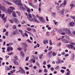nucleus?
<instances>
[{
    "mask_svg": "<svg viewBox=\"0 0 75 75\" xmlns=\"http://www.w3.org/2000/svg\"><path fill=\"white\" fill-rule=\"evenodd\" d=\"M9 8H10V9H7V13L9 14H11L13 13V10L15 9V8H14V7L11 6H10Z\"/></svg>",
    "mask_w": 75,
    "mask_h": 75,
    "instance_id": "nucleus-1",
    "label": "nucleus"
},
{
    "mask_svg": "<svg viewBox=\"0 0 75 75\" xmlns=\"http://www.w3.org/2000/svg\"><path fill=\"white\" fill-rule=\"evenodd\" d=\"M13 58H15V59H14L13 60V63H14V64L15 65H18L19 64L18 63V62L16 61L17 59H18V57L17 56H15L13 57Z\"/></svg>",
    "mask_w": 75,
    "mask_h": 75,
    "instance_id": "nucleus-2",
    "label": "nucleus"
},
{
    "mask_svg": "<svg viewBox=\"0 0 75 75\" xmlns=\"http://www.w3.org/2000/svg\"><path fill=\"white\" fill-rule=\"evenodd\" d=\"M19 69L21 70L20 73L21 74H25V71L24 69H23V68H22L21 67H19Z\"/></svg>",
    "mask_w": 75,
    "mask_h": 75,
    "instance_id": "nucleus-3",
    "label": "nucleus"
},
{
    "mask_svg": "<svg viewBox=\"0 0 75 75\" xmlns=\"http://www.w3.org/2000/svg\"><path fill=\"white\" fill-rule=\"evenodd\" d=\"M19 9L22 11H24L26 10L25 8L24 7H23V5L21 4H20V7H19Z\"/></svg>",
    "mask_w": 75,
    "mask_h": 75,
    "instance_id": "nucleus-4",
    "label": "nucleus"
},
{
    "mask_svg": "<svg viewBox=\"0 0 75 75\" xmlns=\"http://www.w3.org/2000/svg\"><path fill=\"white\" fill-rule=\"evenodd\" d=\"M38 18L40 20V21L42 22V23H45V20L44 19V18H42V17L40 16L38 17Z\"/></svg>",
    "mask_w": 75,
    "mask_h": 75,
    "instance_id": "nucleus-5",
    "label": "nucleus"
},
{
    "mask_svg": "<svg viewBox=\"0 0 75 75\" xmlns=\"http://www.w3.org/2000/svg\"><path fill=\"white\" fill-rule=\"evenodd\" d=\"M0 8L1 10H2V11H7V9H6V8H5L4 6H0Z\"/></svg>",
    "mask_w": 75,
    "mask_h": 75,
    "instance_id": "nucleus-6",
    "label": "nucleus"
},
{
    "mask_svg": "<svg viewBox=\"0 0 75 75\" xmlns=\"http://www.w3.org/2000/svg\"><path fill=\"white\" fill-rule=\"evenodd\" d=\"M12 20L14 21L15 23H16V24H18L19 23V21H18L16 18H13Z\"/></svg>",
    "mask_w": 75,
    "mask_h": 75,
    "instance_id": "nucleus-7",
    "label": "nucleus"
},
{
    "mask_svg": "<svg viewBox=\"0 0 75 75\" xmlns=\"http://www.w3.org/2000/svg\"><path fill=\"white\" fill-rule=\"evenodd\" d=\"M52 51H51L49 52L48 53V57L49 58H51V56H52Z\"/></svg>",
    "mask_w": 75,
    "mask_h": 75,
    "instance_id": "nucleus-8",
    "label": "nucleus"
},
{
    "mask_svg": "<svg viewBox=\"0 0 75 75\" xmlns=\"http://www.w3.org/2000/svg\"><path fill=\"white\" fill-rule=\"evenodd\" d=\"M66 46L69 48H70L71 49H73L74 47L73 46L71 45H67Z\"/></svg>",
    "mask_w": 75,
    "mask_h": 75,
    "instance_id": "nucleus-9",
    "label": "nucleus"
},
{
    "mask_svg": "<svg viewBox=\"0 0 75 75\" xmlns=\"http://www.w3.org/2000/svg\"><path fill=\"white\" fill-rule=\"evenodd\" d=\"M65 33H67V34L71 33V31H70V30L69 29H65Z\"/></svg>",
    "mask_w": 75,
    "mask_h": 75,
    "instance_id": "nucleus-10",
    "label": "nucleus"
},
{
    "mask_svg": "<svg viewBox=\"0 0 75 75\" xmlns=\"http://www.w3.org/2000/svg\"><path fill=\"white\" fill-rule=\"evenodd\" d=\"M33 21L34 22H35L36 23H39V21L37 20L36 18H33Z\"/></svg>",
    "mask_w": 75,
    "mask_h": 75,
    "instance_id": "nucleus-11",
    "label": "nucleus"
},
{
    "mask_svg": "<svg viewBox=\"0 0 75 75\" xmlns=\"http://www.w3.org/2000/svg\"><path fill=\"white\" fill-rule=\"evenodd\" d=\"M69 24L71 27H74V24H75V23L73 22H70Z\"/></svg>",
    "mask_w": 75,
    "mask_h": 75,
    "instance_id": "nucleus-12",
    "label": "nucleus"
},
{
    "mask_svg": "<svg viewBox=\"0 0 75 75\" xmlns=\"http://www.w3.org/2000/svg\"><path fill=\"white\" fill-rule=\"evenodd\" d=\"M74 58H75V55L74 54H71V60H73V59H74Z\"/></svg>",
    "mask_w": 75,
    "mask_h": 75,
    "instance_id": "nucleus-13",
    "label": "nucleus"
},
{
    "mask_svg": "<svg viewBox=\"0 0 75 75\" xmlns=\"http://www.w3.org/2000/svg\"><path fill=\"white\" fill-rule=\"evenodd\" d=\"M22 45L23 46V47L25 48H27V45L25 43H23L22 44Z\"/></svg>",
    "mask_w": 75,
    "mask_h": 75,
    "instance_id": "nucleus-14",
    "label": "nucleus"
},
{
    "mask_svg": "<svg viewBox=\"0 0 75 75\" xmlns=\"http://www.w3.org/2000/svg\"><path fill=\"white\" fill-rule=\"evenodd\" d=\"M43 42L44 44H46V43L48 44V40H43Z\"/></svg>",
    "mask_w": 75,
    "mask_h": 75,
    "instance_id": "nucleus-15",
    "label": "nucleus"
},
{
    "mask_svg": "<svg viewBox=\"0 0 75 75\" xmlns=\"http://www.w3.org/2000/svg\"><path fill=\"white\" fill-rule=\"evenodd\" d=\"M5 3H6V4H9V5H12V3H11L9 2V1H6Z\"/></svg>",
    "mask_w": 75,
    "mask_h": 75,
    "instance_id": "nucleus-16",
    "label": "nucleus"
},
{
    "mask_svg": "<svg viewBox=\"0 0 75 75\" xmlns=\"http://www.w3.org/2000/svg\"><path fill=\"white\" fill-rule=\"evenodd\" d=\"M62 40L63 41H64V43H69V42H68V41H67V40H65L64 39H62Z\"/></svg>",
    "mask_w": 75,
    "mask_h": 75,
    "instance_id": "nucleus-17",
    "label": "nucleus"
},
{
    "mask_svg": "<svg viewBox=\"0 0 75 75\" xmlns=\"http://www.w3.org/2000/svg\"><path fill=\"white\" fill-rule=\"evenodd\" d=\"M27 11L29 13H31V9L30 8H28Z\"/></svg>",
    "mask_w": 75,
    "mask_h": 75,
    "instance_id": "nucleus-18",
    "label": "nucleus"
},
{
    "mask_svg": "<svg viewBox=\"0 0 75 75\" xmlns=\"http://www.w3.org/2000/svg\"><path fill=\"white\" fill-rule=\"evenodd\" d=\"M33 59H31L30 61V62H33V63H35V60H33Z\"/></svg>",
    "mask_w": 75,
    "mask_h": 75,
    "instance_id": "nucleus-19",
    "label": "nucleus"
},
{
    "mask_svg": "<svg viewBox=\"0 0 75 75\" xmlns=\"http://www.w3.org/2000/svg\"><path fill=\"white\" fill-rule=\"evenodd\" d=\"M12 16L13 17H16V13L15 12H13L12 13Z\"/></svg>",
    "mask_w": 75,
    "mask_h": 75,
    "instance_id": "nucleus-20",
    "label": "nucleus"
},
{
    "mask_svg": "<svg viewBox=\"0 0 75 75\" xmlns=\"http://www.w3.org/2000/svg\"><path fill=\"white\" fill-rule=\"evenodd\" d=\"M14 2L15 3V4L16 5H20V3H18V2H17V1H15Z\"/></svg>",
    "mask_w": 75,
    "mask_h": 75,
    "instance_id": "nucleus-21",
    "label": "nucleus"
},
{
    "mask_svg": "<svg viewBox=\"0 0 75 75\" xmlns=\"http://www.w3.org/2000/svg\"><path fill=\"white\" fill-rule=\"evenodd\" d=\"M7 17H6L5 18H4L3 19V21H4V22L5 23V22H6L7 21Z\"/></svg>",
    "mask_w": 75,
    "mask_h": 75,
    "instance_id": "nucleus-22",
    "label": "nucleus"
},
{
    "mask_svg": "<svg viewBox=\"0 0 75 75\" xmlns=\"http://www.w3.org/2000/svg\"><path fill=\"white\" fill-rule=\"evenodd\" d=\"M16 13H17L18 14V16L19 17H20V16L21 15V13L20 12L18 11H16Z\"/></svg>",
    "mask_w": 75,
    "mask_h": 75,
    "instance_id": "nucleus-23",
    "label": "nucleus"
},
{
    "mask_svg": "<svg viewBox=\"0 0 75 75\" xmlns=\"http://www.w3.org/2000/svg\"><path fill=\"white\" fill-rule=\"evenodd\" d=\"M63 4L64 5V6H65V5L67 4V1H66V0L64 1Z\"/></svg>",
    "mask_w": 75,
    "mask_h": 75,
    "instance_id": "nucleus-24",
    "label": "nucleus"
},
{
    "mask_svg": "<svg viewBox=\"0 0 75 75\" xmlns=\"http://www.w3.org/2000/svg\"><path fill=\"white\" fill-rule=\"evenodd\" d=\"M13 28L14 30H16L17 28V27L15 25H13Z\"/></svg>",
    "mask_w": 75,
    "mask_h": 75,
    "instance_id": "nucleus-25",
    "label": "nucleus"
},
{
    "mask_svg": "<svg viewBox=\"0 0 75 75\" xmlns=\"http://www.w3.org/2000/svg\"><path fill=\"white\" fill-rule=\"evenodd\" d=\"M64 9H62L61 11V13L62 14V15H63V14H64Z\"/></svg>",
    "mask_w": 75,
    "mask_h": 75,
    "instance_id": "nucleus-26",
    "label": "nucleus"
},
{
    "mask_svg": "<svg viewBox=\"0 0 75 75\" xmlns=\"http://www.w3.org/2000/svg\"><path fill=\"white\" fill-rule=\"evenodd\" d=\"M5 69H6V70H7V71H9L10 70V69L9 68H8V67H7V66L6 67Z\"/></svg>",
    "mask_w": 75,
    "mask_h": 75,
    "instance_id": "nucleus-27",
    "label": "nucleus"
},
{
    "mask_svg": "<svg viewBox=\"0 0 75 75\" xmlns=\"http://www.w3.org/2000/svg\"><path fill=\"white\" fill-rule=\"evenodd\" d=\"M21 54L23 57L24 55V53L23 51H21Z\"/></svg>",
    "mask_w": 75,
    "mask_h": 75,
    "instance_id": "nucleus-28",
    "label": "nucleus"
},
{
    "mask_svg": "<svg viewBox=\"0 0 75 75\" xmlns=\"http://www.w3.org/2000/svg\"><path fill=\"white\" fill-rule=\"evenodd\" d=\"M28 20H30V21H33V18L32 17L28 18Z\"/></svg>",
    "mask_w": 75,
    "mask_h": 75,
    "instance_id": "nucleus-29",
    "label": "nucleus"
},
{
    "mask_svg": "<svg viewBox=\"0 0 75 75\" xmlns=\"http://www.w3.org/2000/svg\"><path fill=\"white\" fill-rule=\"evenodd\" d=\"M26 41H27V42H28L29 43H32V42L30 41V40L29 39L27 40Z\"/></svg>",
    "mask_w": 75,
    "mask_h": 75,
    "instance_id": "nucleus-30",
    "label": "nucleus"
},
{
    "mask_svg": "<svg viewBox=\"0 0 75 75\" xmlns=\"http://www.w3.org/2000/svg\"><path fill=\"white\" fill-rule=\"evenodd\" d=\"M50 45H52V41L51 40H50Z\"/></svg>",
    "mask_w": 75,
    "mask_h": 75,
    "instance_id": "nucleus-31",
    "label": "nucleus"
},
{
    "mask_svg": "<svg viewBox=\"0 0 75 75\" xmlns=\"http://www.w3.org/2000/svg\"><path fill=\"white\" fill-rule=\"evenodd\" d=\"M52 55L53 56H55V55H56V53H55V52H53L52 54Z\"/></svg>",
    "mask_w": 75,
    "mask_h": 75,
    "instance_id": "nucleus-32",
    "label": "nucleus"
},
{
    "mask_svg": "<svg viewBox=\"0 0 75 75\" xmlns=\"http://www.w3.org/2000/svg\"><path fill=\"white\" fill-rule=\"evenodd\" d=\"M70 17L71 18H72V19H73V20H74L75 19V16H71Z\"/></svg>",
    "mask_w": 75,
    "mask_h": 75,
    "instance_id": "nucleus-33",
    "label": "nucleus"
},
{
    "mask_svg": "<svg viewBox=\"0 0 75 75\" xmlns=\"http://www.w3.org/2000/svg\"><path fill=\"white\" fill-rule=\"evenodd\" d=\"M59 6H56V8H57V10H58V11H59Z\"/></svg>",
    "mask_w": 75,
    "mask_h": 75,
    "instance_id": "nucleus-34",
    "label": "nucleus"
},
{
    "mask_svg": "<svg viewBox=\"0 0 75 75\" xmlns=\"http://www.w3.org/2000/svg\"><path fill=\"white\" fill-rule=\"evenodd\" d=\"M42 56H43V54H41L40 56V59H41V58H42Z\"/></svg>",
    "mask_w": 75,
    "mask_h": 75,
    "instance_id": "nucleus-35",
    "label": "nucleus"
},
{
    "mask_svg": "<svg viewBox=\"0 0 75 75\" xmlns=\"http://www.w3.org/2000/svg\"><path fill=\"white\" fill-rule=\"evenodd\" d=\"M30 6H33V4H32V3H30V2H28Z\"/></svg>",
    "mask_w": 75,
    "mask_h": 75,
    "instance_id": "nucleus-36",
    "label": "nucleus"
},
{
    "mask_svg": "<svg viewBox=\"0 0 75 75\" xmlns=\"http://www.w3.org/2000/svg\"><path fill=\"white\" fill-rule=\"evenodd\" d=\"M44 72H45V73H47L48 71H47V70L46 69H44Z\"/></svg>",
    "mask_w": 75,
    "mask_h": 75,
    "instance_id": "nucleus-37",
    "label": "nucleus"
},
{
    "mask_svg": "<svg viewBox=\"0 0 75 75\" xmlns=\"http://www.w3.org/2000/svg\"><path fill=\"white\" fill-rule=\"evenodd\" d=\"M10 48L9 47H8L7 48V51H8V52H9V51H10Z\"/></svg>",
    "mask_w": 75,
    "mask_h": 75,
    "instance_id": "nucleus-38",
    "label": "nucleus"
},
{
    "mask_svg": "<svg viewBox=\"0 0 75 75\" xmlns=\"http://www.w3.org/2000/svg\"><path fill=\"white\" fill-rule=\"evenodd\" d=\"M17 50H19V51H21L22 50V49L20 47H18L17 48Z\"/></svg>",
    "mask_w": 75,
    "mask_h": 75,
    "instance_id": "nucleus-39",
    "label": "nucleus"
},
{
    "mask_svg": "<svg viewBox=\"0 0 75 75\" xmlns=\"http://www.w3.org/2000/svg\"><path fill=\"white\" fill-rule=\"evenodd\" d=\"M25 31L26 33H28V34H32V33L29 32H28L26 30H25Z\"/></svg>",
    "mask_w": 75,
    "mask_h": 75,
    "instance_id": "nucleus-40",
    "label": "nucleus"
},
{
    "mask_svg": "<svg viewBox=\"0 0 75 75\" xmlns=\"http://www.w3.org/2000/svg\"><path fill=\"white\" fill-rule=\"evenodd\" d=\"M8 54V55H13V52H10Z\"/></svg>",
    "mask_w": 75,
    "mask_h": 75,
    "instance_id": "nucleus-41",
    "label": "nucleus"
},
{
    "mask_svg": "<svg viewBox=\"0 0 75 75\" xmlns=\"http://www.w3.org/2000/svg\"><path fill=\"white\" fill-rule=\"evenodd\" d=\"M47 66L48 67V69H50L51 67V65L50 64H48L47 65Z\"/></svg>",
    "mask_w": 75,
    "mask_h": 75,
    "instance_id": "nucleus-42",
    "label": "nucleus"
},
{
    "mask_svg": "<svg viewBox=\"0 0 75 75\" xmlns=\"http://www.w3.org/2000/svg\"><path fill=\"white\" fill-rule=\"evenodd\" d=\"M5 35L6 36H7V35H8V31L6 32L5 33Z\"/></svg>",
    "mask_w": 75,
    "mask_h": 75,
    "instance_id": "nucleus-43",
    "label": "nucleus"
},
{
    "mask_svg": "<svg viewBox=\"0 0 75 75\" xmlns=\"http://www.w3.org/2000/svg\"><path fill=\"white\" fill-rule=\"evenodd\" d=\"M52 47H50L49 48L48 50L49 51H51L52 49Z\"/></svg>",
    "mask_w": 75,
    "mask_h": 75,
    "instance_id": "nucleus-44",
    "label": "nucleus"
},
{
    "mask_svg": "<svg viewBox=\"0 0 75 75\" xmlns=\"http://www.w3.org/2000/svg\"><path fill=\"white\" fill-rule=\"evenodd\" d=\"M27 30H28L29 31H30L31 30V28H27Z\"/></svg>",
    "mask_w": 75,
    "mask_h": 75,
    "instance_id": "nucleus-45",
    "label": "nucleus"
},
{
    "mask_svg": "<svg viewBox=\"0 0 75 75\" xmlns=\"http://www.w3.org/2000/svg\"><path fill=\"white\" fill-rule=\"evenodd\" d=\"M28 16H29V18H31L32 17L31 16V15L30 13H29L28 14Z\"/></svg>",
    "mask_w": 75,
    "mask_h": 75,
    "instance_id": "nucleus-46",
    "label": "nucleus"
},
{
    "mask_svg": "<svg viewBox=\"0 0 75 75\" xmlns=\"http://www.w3.org/2000/svg\"><path fill=\"white\" fill-rule=\"evenodd\" d=\"M60 71L61 72H62V73H64L65 71H64V70L62 69L60 70Z\"/></svg>",
    "mask_w": 75,
    "mask_h": 75,
    "instance_id": "nucleus-47",
    "label": "nucleus"
},
{
    "mask_svg": "<svg viewBox=\"0 0 75 75\" xmlns=\"http://www.w3.org/2000/svg\"><path fill=\"white\" fill-rule=\"evenodd\" d=\"M25 23V21H23V22H21V23L22 24H24Z\"/></svg>",
    "mask_w": 75,
    "mask_h": 75,
    "instance_id": "nucleus-48",
    "label": "nucleus"
},
{
    "mask_svg": "<svg viewBox=\"0 0 75 75\" xmlns=\"http://www.w3.org/2000/svg\"><path fill=\"white\" fill-rule=\"evenodd\" d=\"M28 59H29V57H27L26 58V59H25L26 61H28Z\"/></svg>",
    "mask_w": 75,
    "mask_h": 75,
    "instance_id": "nucleus-49",
    "label": "nucleus"
},
{
    "mask_svg": "<svg viewBox=\"0 0 75 75\" xmlns=\"http://www.w3.org/2000/svg\"><path fill=\"white\" fill-rule=\"evenodd\" d=\"M58 69H59V66H57L56 67L55 69H56V70H58Z\"/></svg>",
    "mask_w": 75,
    "mask_h": 75,
    "instance_id": "nucleus-50",
    "label": "nucleus"
},
{
    "mask_svg": "<svg viewBox=\"0 0 75 75\" xmlns=\"http://www.w3.org/2000/svg\"><path fill=\"white\" fill-rule=\"evenodd\" d=\"M9 22L10 23H13V21L11 20H9Z\"/></svg>",
    "mask_w": 75,
    "mask_h": 75,
    "instance_id": "nucleus-51",
    "label": "nucleus"
},
{
    "mask_svg": "<svg viewBox=\"0 0 75 75\" xmlns=\"http://www.w3.org/2000/svg\"><path fill=\"white\" fill-rule=\"evenodd\" d=\"M4 14H3L1 17V18L3 19L4 18Z\"/></svg>",
    "mask_w": 75,
    "mask_h": 75,
    "instance_id": "nucleus-52",
    "label": "nucleus"
},
{
    "mask_svg": "<svg viewBox=\"0 0 75 75\" xmlns=\"http://www.w3.org/2000/svg\"><path fill=\"white\" fill-rule=\"evenodd\" d=\"M70 7H74V4H72L70 5Z\"/></svg>",
    "mask_w": 75,
    "mask_h": 75,
    "instance_id": "nucleus-53",
    "label": "nucleus"
},
{
    "mask_svg": "<svg viewBox=\"0 0 75 75\" xmlns=\"http://www.w3.org/2000/svg\"><path fill=\"white\" fill-rule=\"evenodd\" d=\"M25 69H26V70H28L29 69L27 67H25Z\"/></svg>",
    "mask_w": 75,
    "mask_h": 75,
    "instance_id": "nucleus-54",
    "label": "nucleus"
},
{
    "mask_svg": "<svg viewBox=\"0 0 75 75\" xmlns=\"http://www.w3.org/2000/svg\"><path fill=\"white\" fill-rule=\"evenodd\" d=\"M47 64V63L45 61H44L43 62V65H45V64Z\"/></svg>",
    "mask_w": 75,
    "mask_h": 75,
    "instance_id": "nucleus-55",
    "label": "nucleus"
},
{
    "mask_svg": "<svg viewBox=\"0 0 75 75\" xmlns=\"http://www.w3.org/2000/svg\"><path fill=\"white\" fill-rule=\"evenodd\" d=\"M71 45H72L73 47V46L75 45V43H71Z\"/></svg>",
    "mask_w": 75,
    "mask_h": 75,
    "instance_id": "nucleus-56",
    "label": "nucleus"
},
{
    "mask_svg": "<svg viewBox=\"0 0 75 75\" xmlns=\"http://www.w3.org/2000/svg\"><path fill=\"white\" fill-rule=\"evenodd\" d=\"M39 73H41V72H42V70L41 69H40L39 70Z\"/></svg>",
    "mask_w": 75,
    "mask_h": 75,
    "instance_id": "nucleus-57",
    "label": "nucleus"
},
{
    "mask_svg": "<svg viewBox=\"0 0 75 75\" xmlns=\"http://www.w3.org/2000/svg\"><path fill=\"white\" fill-rule=\"evenodd\" d=\"M37 65H38V67H40V65L38 63H37Z\"/></svg>",
    "mask_w": 75,
    "mask_h": 75,
    "instance_id": "nucleus-58",
    "label": "nucleus"
},
{
    "mask_svg": "<svg viewBox=\"0 0 75 75\" xmlns=\"http://www.w3.org/2000/svg\"><path fill=\"white\" fill-rule=\"evenodd\" d=\"M24 52H26V51H27V48H24Z\"/></svg>",
    "mask_w": 75,
    "mask_h": 75,
    "instance_id": "nucleus-59",
    "label": "nucleus"
},
{
    "mask_svg": "<svg viewBox=\"0 0 75 75\" xmlns=\"http://www.w3.org/2000/svg\"><path fill=\"white\" fill-rule=\"evenodd\" d=\"M13 35H17V34H16V33L15 32H13Z\"/></svg>",
    "mask_w": 75,
    "mask_h": 75,
    "instance_id": "nucleus-60",
    "label": "nucleus"
},
{
    "mask_svg": "<svg viewBox=\"0 0 75 75\" xmlns=\"http://www.w3.org/2000/svg\"><path fill=\"white\" fill-rule=\"evenodd\" d=\"M68 56H69V54H65L64 55V57H68Z\"/></svg>",
    "mask_w": 75,
    "mask_h": 75,
    "instance_id": "nucleus-61",
    "label": "nucleus"
},
{
    "mask_svg": "<svg viewBox=\"0 0 75 75\" xmlns=\"http://www.w3.org/2000/svg\"><path fill=\"white\" fill-rule=\"evenodd\" d=\"M46 35H48V36H49V35H50V34L48 33V32H46Z\"/></svg>",
    "mask_w": 75,
    "mask_h": 75,
    "instance_id": "nucleus-62",
    "label": "nucleus"
},
{
    "mask_svg": "<svg viewBox=\"0 0 75 75\" xmlns=\"http://www.w3.org/2000/svg\"><path fill=\"white\" fill-rule=\"evenodd\" d=\"M65 52H63L61 53V54L63 55H64V54H65Z\"/></svg>",
    "mask_w": 75,
    "mask_h": 75,
    "instance_id": "nucleus-63",
    "label": "nucleus"
},
{
    "mask_svg": "<svg viewBox=\"0 0 75 75\" xmlns=\"http://www.w3.org/2000/svg\"><path fill=\"white\" fill-rule=\"evenodd\" d=\"M10 50L11 51H13V48L12 47H11L10 48Z\"/></svg>",
    "mask_w": 75,
    "mask_h": 75,
    "instance_id": "nucleus-64",
    "label": "nucleus"
}]
</instances>
